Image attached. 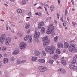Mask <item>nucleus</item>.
I'll return each instance as SVG.
<instances>
[{"mask_svg": "<svg viewBox=\"0 0 77 77\" xmlns=\"http://www.w3.org/2000/svg\"><path fill=\"white\" fill-rule=\"evenodd\" d=\"M26 47H27V44L24 42H22L20 43V49H22L23 50H24V49H25V48Z\"/></svg>", "mask_w": 77, "mask_h": 77, "instance_id": "nucleus-4", "label": "nucleus"}, {"mask_svg": "<svg viewBox=\"0 0 77 77\" xmlns=\"http://www.w3.org/2000/svg\"><path fill=\"white\" fill-rule=\"evenodd\" d=\"M29 27H30V25L29 24H27L26 25L25 28L26 29H28L29 28Z\"/></svg>", "mask_w": 77, "mask_h": 77, "instance_id": "nucleus-30", "label": "nucleus"}, {"mask_svg": "<svg viewBox=\"0 0 77 77\" xmlns=\"http://www.w3.org/2000/svg\"><path fill=\"white\" fill-rule=\"evenodd\" d=\"M6 38V35L5 34H3L1 37L0 41L2 44H3L5 41V39Z\"/></svg>", "mask_w": 77, "mask_h": 77, "instance_id": "nucleus-6", "label": "nucleus"}, {"mask_svg": "<svg viewBox=\"0 0 77 77\" xmlns=\"http://www.w3.org/2000/svg\"><path fill=\"white\" fill-rule=\"evenodd\" d=\"M69 67L71 69H75V70L77 69V66L74 65H70L69 66Z\"/></svg>", "mask_w": 77, "mask_h": 77, "instance_id": "nucleus-8", "label": "nucleus"}, {"mask_svg": "<svg viewBox=\"0 0 77 77\" xmlns=\"http://www.w3.org/2000/svg\"><path fill=\"white\" fill-rule=\"evenodd\" d=\"M71 2H72V4L73 5H74V1H73V0H71Z\"/></svg>", "mask_w": 77, "mask_h": 77, "instance_id": "nucleus-45", "label": "nucleus"}, {"mask_svg": "<svg viewBox=\"0 0 77 77\" xmlns=\"http://www.w3.org/2000/svg\"><path fill=\"white\" fill-rule=\"evenodd\" d=\"M37 60V57H32L31 59V60L33 61H36Z\"/></svg>", "mask_w": 77, "mask_h": 77, "instance_id": "nucleus-21", "label": "nucleus"}, {"mask_svg": "<svg viewBox=\"0 0 77 77\" xmlns=\"http://www.w3.org/2000/svg\"><path fill=\"white\" fill-rule=\"evenodd\" d=\"M17 12L18 13H22V10L20 9H18L17 10Z\"/></svg>", "mask_w": 77, "mask_h": 77, "instance_id": "nucleus-31", "label": "nucleus"}, {"mask_svg": "<svg viewBox=\"0 0 77 77\" xmlns=\"http://www.w3.org/2000/svg\"><path fill=\"white\" fill-rule=\"evenodd\" d=\"M58 71H59V72H60V73H61V74H65L66 73V70H65V69H62L61 68H59L58 70Z\"/></svg>", "mask_w": 77, "mask_h": 77, "instance_id": "nucleus-9", "label": "nucleus"}, {"mask_svg": "<svg viewBox=\"0 0 77 77\" xmlns=\"http://www.w3.org/2000/svg\"><path fill=\"white\" fill-rule=\"evenodd\" d=\"M54 21L55 23H56V24H57V21H56V20H55Z\"/></svg>", "mask_w": 77, "mask_h": 77, "instance_id": "nucleus-56", "label": "nucleus"}, {"mask_svg": "<svg viewBox=\"0 0 77 77\" xmlns=\"http://www.w3.org/2000/svg\"><path fill=\"white\" fill-rule=\"evenodd\" d=\"M26 62L25 60H23L22 61H21V63H24V62Z\"/></svg>", "mask_w": 77, "mask_h": 77, "instance_id": "nucleus-50", "label": "nucleus"}, {"mask_svg": "<svg viewBox=\"0 0 77 77\" xmlns=\"http://www.w3.org/2000/svg\"><path fill=\"white\" fill-rule=\"evenodd\" d=\"M21 62L20 60H18L17 62V64H20V63H21Z\"/></svg>", "mask_w": 77, "mask_h": 77, "instance_id": "nucleus-36", "label": "nucleus"}, {"mask_svg": "<svg viewBox=\"0 0 77 77\" xmlns=\"http://www.w3.org/2000/svg\"><path fill=\"white\" fill-rule=\"evenodd\" d=\"M8 62H9V60L7 58H5L4 59L3 62L4 64H6L7 63H8Z\"/></svg>", "mask_w": 77, "mask_h": 77, "instance_id": "nucleus-15", "label": "nucleus"}, {"mask_svg": "<svg viewBox=\"0 0 77 77\" xmlns=\"http://www.w3.org/2000/svg\"><path fill=\"white\" fill-rule=\"evenodd\" d=\"M75 45L73 44H71L70 45L69 48V51L72 52L74 51V50H75Z\"/></svg>", "mask_w": 77, "mask_h": 77, "instance_id": "nucleus-3", "label": "nucleus"}, {"mask_svg": "<svg viewBox=\"0 0 77 77\" xmlns=\"http://www.w3.org/2000/svg\"><path fill=\"white\" fill-rule=\"evenodd\" d=\"M56 53H58V54H60L61 52L60 51L59 49H57L56 50Z\"/></svg>", "mask_w": 77, "mask_h": 77, "instance_id": "nucleus-26", "label": "nucleus"}, {"mask_svg": "<svg viewBox=\"0 0 77 77\" xmlns=\"http://www.w3.org/2000/svg\"><path fill=\"white\" fill-rule=\"evenodd\" d=\"M43 41L44 42L43 43V46L44 47L47 46V45H48L50 42V39H48V37L47 36H45L43 38Z\"/></svg>", "mask_w": 77, "mask_h": 77, "instance_id": "nucleus-2", "label": "nucleus"}, {"mask_svg": "<svg viewBox=\"0 0 77 77\" xmlns=\"http://www.w3.org/2000/svg\"><path fill=\"white\" fill-rule=\"evenodd\" d=\"M69 44L68 43L65 42L64 43V46L66 48H68L69 47Z\"/></svg>", "mask_w": 77, "mask_h": 77, "instance_id": "nucleus-16", "label": "nucleus"}, {"mask_svg": "<svg viewBox=\"0 0 77 77\" xmlns=\"http://www.w3.org/2000/svg\"><path fill=\"white\" fill-rule=\"evenodd\" d=\"M2 50H4V51H5L6 50V48L5 47H3L2 48Z\"/></svg>", "mask_w": 77, "mask_h": 77, "instance_id": "nucleus-40", "label": "nucleus"}, {"mask_svg": "<svg viewBox=\"0 0 77 77\" xmlns=\"http://www.w3.org/2000/svg\"><path fill=\"white\" fill-rule=\"evenodd\" d=\"M33 41V39L32 38V36L31 35H30V37L29 38V43H31L32 42V41Z\"/></svg>", "mask_w": 77, "mask_h": 77, "instance_id": "nucleus-19", "label": "nucleus"}, {"mask_svg": "<svg viewBox=\"0 0 77 77\" xmlns=\"http://www.w3.org/2000/svg\"><path fill=\"white\" fill-rule=\"evenodd\" d=\"M58 2L59 4L60 3V1H59V0H58Z\"/></svg>", "mask_w": 77, "mask_h": 77, "instance_id": "nucleus-63", "label": "nucleus"}, {"mask_svg": "<svg viewBox=\"0 0 77 77\" xmlns=\"http://www.w3.org/2000/svg\"><path fill=\"white\" fill-rule=\"evenodd\" d=\"M19 53V51H18L14 50L13 52V54L16 55V54H18Z\"/></svg>", "mask_w": 77, "mask_h": 77, "instance_id": "nucleus-18", "label": "nucleus"}, {"mask_svg": "<svg viewBox=\"0 0 77 77\" xmlns=\"http://www.w3.org/2000/svg\"><path fill=\"white\" fill-rule=\"evenodd\" d=\"M37 9H42V7H41V6H40L37 8Z\"/></svg>", "mask_w": 77, "mask_h": 77, "instance_id": "nucleus-41", "label": "nucleus"}, {"mask_svg": "<svg viewBox=\"0 0 77 77\" xmlns=\"http://www.w3.org/2000/svg\"><path fill=\"white\" fill-rule=\"evenodd\" d=\"M64 57H62V59H64Z\"/></svg>", "mask_w": 77, "mask_h": 77, "instance_id": "nucleus-64", "label": "nucleus"}, {"mask_svg": "<svg viewBox=\"0 0 77 77\" xmlns=\"http://www.w3.org/2000/svg\"><path fill=\"white\" fill-rule=\"evenodd\" d=\"M17 35H18L19 36H20V35H21V33H18Z\"/></svg>", "mask_w": 77, "mask_h": 77, "instance_id": "nucleus-51", "label": "nucleus"}, {"mask_svg": "<svg viewBox=\"0 0 77 77\" xmlns=\"http://www.w3.org/2000/svg\"><path fill=\"white\" fill-rule=\"evenodd\" d=\"M44 8L46 11H47V8L45 7H44Z\"/></svg>", "mask_w": 77, "mask_h": 77, "instance_id": "nucleus-52", "label": "nucleus"}, {"mask_svg": "<svg viewBox=\"0 0 77 77\" xmlns=\"http://www.w3.org/2000/svg\"><path fill=\"white\" fill-rule=\"evenodd\" d=\"M49 51L50 52V54H53V53H54V50H52V49L50 50Z\"/></svg>", "mask_w": 77, "mask_h": 77, "instance_id": "nucleus-25", "label": "nucleus"}, {"mask_svg": "<svg viewBox=\"0 0 77 77\" xmlns=\"http://www.w3.org/2000/svg\"><path fill=\"white\" fill-rule=\"evenodd\" d=\"M54 8V6L53 5L51 6L50 7V9H51H51H53Z\"/></svg>", "mask_w": 77, "mask_h": 77, "instance_id": "nucleus-34", "label": "nucleus"}, {"mask_svg": "<svg viewBox=\"0 0 77 77\" xmlns=\"http://www.w3.org/2000/svg\"><path fill=\"white\" fill-rule=\"evenodd\" d=\"M2 66V63L0 62V67Z\"/></svg>", "mask_w": 77, "mask_h": 77, "instance_id": "nucleus-49", "label": "nucleus"}, {"mask_svg": "<svg viewBox=\"0 0 77 77\" xmlns=\"http://www.w3.org/2000/svg\"><path fill=\"white\" fill-rule=\"evenodd\" d=\"M39 69L41 72L46 71L47 70V68L46 67L41 66H39Z\"/></svg>", "mask_w": 77, "mask_h": 77, "instance_id": "nucleus-5", "label": "nucleus"}, {"mask_svg": "<svg viewBox=\"0 0 77 77\" xmlns=\"http://www.w3.org/2000/svg\"><path fill=\"white\" fill-rule=\"evenodd\" d=\"M26 3H27L26 0H23L22 1V4L23 5H25Z\"/></svg>", "mask_w": 77, "mask_h": 77, "instance_id": "nucleus-20", "label": "nucleus"}, {"mask_svg": "<svg viewBox=\"0 0 77 77\" xmlns=\"http://www.w3.org/2000/svg\"><path fill=\"white\" fill-rule=\"evenodd\" d=\"M55 47L54 46H52V48H51V49L54 50H54L55 49Z\"/></svg>", "mask_w": 77, "mask_h": 77, "instance_id": "nucleus-35", "label": "nucleus"}, {"mask_svg": "<svg viewBox=\"0 0 77 77\" xmlns=\"http://www.w3.org/2000/svg\"><path fill=\"white\" fill-rule=\"evenodd\" d=\"M29 35H27L26 37H25L24 38V41H27L28 39H29Z\"/></svg>", "mask_w": 77, "mask_h": 77, "instance_id": "nucleus-28", "label": "nucleus"}, {"mask_svg": "<svg viewBox=\"0 0 77 77\" xmlns=\"http://www.w3.org/2000/svg\"><path fill=\"white\" fill-rule=\"evenodd\" d=\"M51 49V48L49 46H47L45 49V51L46 52H48Z\"/></svg>", "mask_w": 77, "mask_h": 77, "instance_id": "nucleus-13", "label": "nucleus"}, {"mask_svg": "<svg viewBox=\"0 0 77 77\" xmlns=\"http://www.w3.org/2000/svg\"><path fill=\"white\" fill-rule=\"evenodd\" d=\"M44 22L43 21L41 22L40 24L38 25V29H40L41 27H42V26H44Z\"/></svg>", "mask_w": 77, "mask_h": 77, "instance_id": "nucleus-12", "label": "nucleus"}, {"mask_svg": "<svg viewBox=\"0 0 77 77\" xmlns=\"http://www.w3.org/2000/svg\"><path fill=\"white\" fill-rule=\"evenodd\" d=\"M37 5V3H36L33 5L34 6H35L36 5Z\"/></svg>", "mask_w": 77, "mask_h": 77, "instance_id": "nucleus-58", "label": "nucleus"}, {"mask_svg": "<svg viewBox=\"0 0 77 77\" xmlns=\"http://www.w3.org/2000/svg\"><path fill=\"white\" fill-rule=\"evenodd\" d=\"M61 20L62 21V22H63L64 21L63 19V17H61Z\"/></svg>", "mask_w": 77, "mask_h": 77, "instance_id": "nucleus-47", "label": "nucleus"}, {"mask_svg": "<svg viewBox=\"0 0 77 77\" xmlns=\"http://www.w3.org/2000/svg\"><path fill=\"white\" fill-rule=\"evenodd\" d=\"M11 26H12L13 27H14V26H15V25H12V23H11Z\"/></svg>", "mask_w": 77, "mask_h": 77, "instance_id": "nucleus-60", "label": "nucleus"}, {"mask_svg": "<svg viewBox=\"0 0 77 77\" xmlns=\"http://www.w3.org/2000/svg\"><path fill=\"white\" fill-rule=\"evenodd\" d=\"M42 54L44 56H46V53L45 52V51H42Z\"/></svg>", "mask_w": 77, "mask_h": 77, "instance_id": "nucleus-33", "label": "nucleus"}, {"mask_svg": "<svg viewBox=\"0 0 77 77\" xmlns=\"http://www.w3.org/2000/svg\"><path fill=\"white\" fill-rule=\"evenodd\" d=\"M11 61H14L15 60V58L14 57H11Z\"/></svg>", "mask_w": 77, "mask_h": 77, "instance_id": "nucleus-37", "label": "nucleus"}, {"mask_svg": "<svg viewBox=\"0 0 77 77\" xmlns=\"http://www.w3.org/2000/svg\"><path fill=\"white\" fill-rule=\"evenodd\" d=\"M76 58H74L73 60L72 61V64H75L76 63Z\"/></svg>", "mask_w": 77, "mask_h": 77, "instance_id": "nucleus-17", "label": "nucleus"}, {"mask_svg": "<svg viewBox=\"0 0 77 77\" xmlns=\"http://www.w3.org/2000/svg\"><path fill=\"white\" fill-rule=\"evenodd\" d=\"M40 54V53L38 51H37L35 53V56H39V55Z\"/></svg>", "mask_w": 77, "mask_h": 77, "instance_id": "nucleus-24", "label": "nucleus"}, {"mask_svg": "<svg viewBox=\"0 0 77 77\" xmlns=\"http://www.w3.org/2000/svg\"><path fill=\"white\" fill-rule=\"evenodd\" d=\"M59 58V55L57 54H54L52 57V58L53 59H57Z\"/></svg>", "mask_w": 77, "mask_h": 77, "instance_id": "nucleus-14", "label": "nucleus"}, {"mask_svg": "<svg viewBox=\"0 0 77 77\" xmlns=\"http://www.w3.org/2000/svg\"><path fill=\"white\" fill-rule=\"evenodd\" d=\"M59 16H60L59 14H57V17L58 18V19L59 18Z\"/></svg>", "mask_w": 77, "mask_h": 77, "instance_id": "nucleus-48", "label": "nucleus"}, {"mask_svg": "<svg viewBox=\"0 0 77 77\" xmlns=\"http://www.w3.org/2000/svg\"><path fill=\"white\" fill-rule=\"evenodd\" d=\"M38 16H41V13H39L38 14Z\"/></svg>", "mask_w": 77, "mask_h": 77, "instance_id": "nucleus-54", "label": "nucleus"}, {"mask_svg": "<svg viewBox=\"0 0 77 77\" xmlns=\"http://www.w3.org/2000/svg\"><path fill=\"white\" fill-rule=\"evenodd\" d=\"M45 32V28H44V27H42L41 30V33H44V32Z\"/></svg>", "mask_w": 77, "mask_h": 77, "instance_id": "nucleus-23", "label": "nucleus"}, {"mask_svg": "<svg viewBox=\"0 0 77 77\" xmlns=\"http://www.w3.org/2000/svg\"><path fill=\"white\" fill-rule=\"evenodd\" d=\"M11 38L9 37L6 38L5 40V43L7 45H9V42L11 41Z\"/></svg>", "mask_w": 77, "mask_h": 77, "instance_id": "nucleus-7", "label": "nucleus"}, {"mask_svg": "<svg viewBox=\"0 0 77 77\" xmlns=\"http://www.w3.org/2000/svg\"><path fill=\"white\" fill-rule=\"evenodd\" d=\"M11 32H12V33H15V32H14V31H12Z\"/></svg>", "mask_w": 77, "mask_h": 77, "instance_id": "nucleus-61", "label": "nucleus"}, {"mask_svg": "<svg viewBox=\"0 0 77 77\" xmlns=\"http://www.w3.org/2000/svg\"><path fill=\"white\" fill-rule=\"evenodd\" d=\"M28 15L29 16V17H32V13H29L28 14Z\"/></svg>", "mask_w": 77, "mask_h": 77, "instance_id": "nucleus-39", "label": "nucleus"}, {"mask_svg": "<svg viewBox=\"0 0 77 77\" xmlns=\"http://www.w3.org/2000/svg\"><path fill=\"white\" fill-rule=\"evenodd\" d=\"M54 28V27L53 26V24H50L48 27V30L46 32L47 34L48 35L51 34L53 35V33H54V31H53Z\"/></svg>", "mask_w": 77, "mask_h": 77, "instance_id": "nucleus-1", "label": "nucleus"}, {"mask_svg": "<svg viewBox=\"0 0 77 77\" xmlns=\"http://www.w3.org/2000/svg\"><path fill=\"white\" fill-rule=\"evenodd\" d=\"M38 61L41 63H44L45 62V60L44 59H39L38 60Z\"/></svg>", "mask_w": 77, "mask_h": 77, "instance_id": "nucleus-22", "label": "nucleus"}, {"mask_svg": "<svg viewBox=\"0 0 77 77\" xmlns=\"http://www.w3.org/2000/svg\"><path fill=\"white\" fill-rule=\"evenodd\" d=\"M30 30H28V31H27V33H30Z\"/></svg>", "mask_w": 77, "mask_h": 77, "instance_id": "nucleus-53", "label": "nucleus"}, {"mask_svg": "<svg viewBox=\"0 0 77 77\" xmlns=\"http://www.w3.org/2000/svg\"><path fill=\"white\" fill-rule=\"evenodd\" d=\"M66 23L65 22H64L63 23V26H64V27H65L66 26Z\"/></svg>", "mask_w": 77, "mask_h": 77, "instance_id": "nucleus-43", "label": "nucleus"}, {"mask_svg": "<svg viewBox=\"0 0 77 77\" xmlns=\"http://www.w3.org/2000/svg\"><path fill=\"white\" fill-rule=\"evenodd\" d=\"M58 47L60 48H62L63 47V44L62 43H59L58 44Z\"/></svg>", "mask_w": 77, "mask_h": 77, "instance_id": "nucleus-11", "label": "nucleus"}, {"mask_svg": "<svg viewBox=\"0 0 77 77\" xmlns=\"http://www.w3.org/2000/svg\"><path fill=\"white\" fill-rule=\"evenodd\" d=\"M70 43H74V40H71L70 41Z\"/></svg>", "mask_w": 77, "mask_h": 77, "instance_id": "nucleus-42", "label": "nucleus"}, {"mask_svg": "<svg viewBox=\"0 0 77 77\" xmlns=\"http://www.w3.org/2000/svg\"><path fill=\"white\" fill-rule=\"evenodd\" d=\"M61 63L63 64V65H65L66 64V63L65 62V61L63 60H62L61 61Z\"/></svg>", "mask_w": 77, "mask_h": 77, "instance_id": "nucleus-27", "label": "nucleus"}, {"mask_svg": "<svg viewBox=\"0 0 77 77\" xmlns=\"http://www.w3.org/2000/svg\"><path fill=\"white\" fill-rule=\"evenodd\" d=\"M58 37L57 36H56L54 38V41H55L56 42H57V41H58Z\"/></svg>", "mask_w": 77, "mask_h": 77, "instance_id": "nucleus-29", "label": "nucleus"}, {"mask_svg": "<svg viewBox=\"0 0 77 77\" xmlns=\"http://www.w3.org/2000/svg\"><path fill=\"white\" fill-rule=\"evenodd\" d=\"M35 15H38V12H37L36 13H35Z\"/></svg>", "mask_w": 77, "mask_h": 77, "instance_id": "nucleus-59", "label": "nucleus"}, {"mask_svg": "<svg viewBox=\"0 0 77 77\" xmlns=\"http://www.w3.org/2000/svg\"><path fill=\"white\" fill-rule=\"evenodd\" d=\"M40 36V32H36L34 36V38L37 39Z\"/></svg>", "mask_w": 77, "mask_h": 77, "instance_id": "nucleus-10", "label": "nucleus"}, {"mask_svg": "<svg viewBox=\"0 0 77 77\" xmlns=\"http://www.w3.org/2000/svg\"><path fill=\"white\" fill-rule=\"evenodd\" d=\"M53 62H54V61L52 60H49V63H51V64H52L53 63Z\"/></svg>", "mask_w": 77, "mask_h": 77, "instance_id": "nucleus-32", "label": "nucleus"}, {"mask_svg": "<svg viewBox=\"0 0 77 77\" xmlns=\"http://www.w3.org/2000/svg\"><path fill=\"white\" fill-rule=\"evenodd\" d=\"M8 29H9V27H7L6 30H8Z\"/></svg>", "mask_w": 77, "mask_h": 77, "instance_id": "nucleus-62", "label": "nucleus"}, {"mask_svg": "<svg viewBox=\"0 0 77 77\" xmlns=\"http://www.w3.org/2000/svg\"><path fill=\"white\" fill-rule=\"evenodd\" d=\"M45 3H41V5L42 6H45Z\"/></svg>", "mask_w": 77, "mask_h": 77, "instance_id": "nucleus-44", "label": "nucleus"}, {"mask_svg": "<svg viewBox=\"0 0 77 77\" xmlns=\"http://www.w3.org/2000/svg\"><path fill=\"white\" fill-rule=\"evenodd\" d=\"M10 1L11 2V3H13L15 2V0H10Z\"/></svg>", "mask_w": 77, "mask_h": 77, "instance_id": "nucleus-46", "label": "nucleus"}, {"mask_svg": "<svg viewBox=\"0 0 77 77\" xmlns=\"http://www.w3.org/2000/svg\"><path fill=\"white\" fill-rule=\"evenodd\" d=\"M45 6H46L47 7V6H48V5H47V4H45Z\"/></svg>", "mask_w": 77, "mask_h": 77, "instance_id": "nucleus-57", "label": "nucleus"}, {"mask_svg": "<svg viewBox=\"0 0 77 77\" xmlns=\"http://www.w3.org/2000/svg\"><path fill=\"white\" fill-rule=\"evenodd\" d=\"M4 5L5 6H8V5L6 4H4Z\"/></svg>", "mask_w": 77, "mask_h": 77, "instance_id": "nucleus-55", "label": "nucleus"}, {"mask_svg": "<svg viewBox=\"0 0 77 77\" xmlns=\"http://www.w3.org/2000/svg\"><path fill=\"white\" fill-rule=\"evenodd\" d=\"M67 14H68V10L66 9V10L65 11V15H66Z\"/></svg>", "mask_w": 77, "mask_h": 77, "instance_id": "nucleus-38", "label": "nucleus"}]
</instances>
